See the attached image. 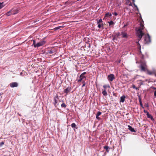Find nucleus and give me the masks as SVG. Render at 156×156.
<instances>
[{
  "label": "nucleus",
  "instance_id": "nucleus-51",
  "mask_svg": "<svg viewBox=\"0 0 156 156\" xmlns=\"http://www.w3.org/2000/svg\"><path fill=\"white\" fill-rule=\"evenodd\" d=\"M131 5V6H132V4H130V5Z\"/></svg>",
  "mask_w": 156,
  "mask_h": 156
},
{
  "label": "nucleus",
  "instance_id": "nucleus-48",
  "mask_svg": "<svg viewBox=\"0 0 156 156\" xmlns=\"http://www.w3.org/2000/svg\"><path fill=\"white\" fill-rule=\"evenodd\" d=\"M67 3H68V2H67V1L66 2H65V5H66V4H67Z\"/></svg>",
  "mask_w": 156,
  "mask_h": 156
},
{
  "label": "nucleus",
  "instance_id": "nucleus-8",
  "mask_svg": "<svg viewBox=\"0 0 156 156\" xmlns=\"http://www.w3.org/2000/svg\"><path fill=\"white\" fill-rule=\"evenodd\" d=\"M121 35L123 38H127L128 37L127 34L124 32H122L121 33Z\"/></svg>",
  "mask_w": 156,
  "mask_h": 156
},
{
  "label": "nucleus",
  "instance_id": "nucleus-27",
  "mask_svg": "<svg viewBox=\"0 0 156 156\" xmlns=\"http://www.w3.org/2000/svg\"><path fill=\"white\" fill-rule=\"evenodd\" d=\"M101 114V112H98L96 114V116H99V115H100Z\"/></svg>",
  "mask_w": 156,
  "mask_h": 156
},
{
  "label": "nucleus",
  "instance_id": "nucleus-10",
  "mask_svg": "<svg viewBox=\"0 0 156 156\" xmlns=\"http://www.w3.org/2000/svg\"><path fill=\"white\" fill-rule=\"evenodd\" d=\"M128 129H129L130 130L131 132H136V131L131 126L129 125L128 126Z\"/></svg>",
  "mask_w": 156,
  "mask_h": 156
},
{
  "label": "nucleus",
  "instance_id": "nucleus-18",
  "mask_svg": "<svg viewBox=\"0 0 156 156\" xmlns=\"http://www.w3.org/2000/svg\"><path fill=\"white\" fill-rule=\"evenodd\" d=\"M12 9H11L10 11L6 13V15L7 16H9L11 15H12Z\"/></svg>",
  "mask_w": 156,
  "mask_h": 156
},
{
  "label": "nucleus",
  "instance_id": "nucleus-9",
  "mask_svg": "<svg viewBox=\"0 0 156 156\" xmlns=\"http://www.w3.org/2000/svg\"><path fill=\"white\" fill-rule=\"evenodd\" d=\"M12 9V15H15L19 12L18 10L17 9Z\"/></svg>",
  "mask_w": 156,
  "mask_h": 156
},
{
  "label": "nucleus",
  "instance_id": "nucleus-6",
  "mask_svg": "<svg viewBox=\"0 0 156 156\" xmlns=\"http://www.w3.org/2000/svg\"><path fill=\"white\" fill-rule=\"evenodd\" d=\"M10 86L11 87H18V85L17 83L16 82H12L10 83L9 84Z\"/></svg>",
  "mask_w": 156,
  "mask_h": 156
},
{
  "label": "nucleus",
  "instance_id": "nucleus-36",
  "mask_svg": "<svg viewBox=\"0 0 156 156\" xmlns=\"http://www.w3.org/2000/svg\"><path fill=\"white\" fill-rule=\"evenodd\" d=\"M83 79H82L81 78H79V79L78 80V82H81L82 81V80H83Z\"/></svg>",
  "mask_w": 156,
  "mask_h": 156
},
{
  "label": "nucleus",
  "instance_id": "nucleus-23",
  "mask_svg": "<svg viewBox=\"0 0 156 156\" xmlns=\"http://www.w3.org/2000/svg\"><path fill=\"white\" fill-rule=\"evenodd\" d=\"M5 5H4L3 2L2 3L0 2V9L4 7Z\"/></svg>",
  "mask_w": 156,
  "mask_h": 156
},
{
  "label": "nucleus",
  "instance_id": "nucleus-52",
  "mask_svg": "<svg viewBox=\"0 0 156 156\" xmlns=\"http://www.w3.org/2000/svg\"><path fill=\"white\" fill-rule=\"evenodd\" d=\"M133 2H134V0H133Z\"/></svg>",
  "mask_w": 156,
  "mask_h": 156
},
{
  "label": "nucleus",
  "instance_id": "nucleus-41",
  "mask_svg": "<svg viewBox=\"0 0 156 156\" xmlns=\"http://www.w3.org/2000/svg\"><path fill=\"white\" fill-rule=\"evenodd\" d=\"M86 74V73L85 72H83V73H82L81 74H82L83 75L85 76V75Z\"/></svg>",
  "mask_w": 156,
  "mask_h": 156
},
{
  "label": "nucleus",
  "instance_id": "nucleus-12",
  "mask_svg": "<svg viewBox=\"0 0 156 156\" xmlns=\"http://www.w3.org/2000/svg\"><path fill=\"white\" fill-rule=\"evenodd\" d=\"M146 115L148 118L151 119L152 120H154L153 116L149 114V113H147V114H146Z\"/></svg>",
  "mask_w": 156,
  "mask_h": 156
},
{
  "label": "nucleus",
  "instance_id": "nucleus-33",
  "mask_svg": "<svg viewBox=\"0 0 156 156\" xmlns=\"http://www.w3.org/2000/svg\"><path fill=\"white\" fill-rule=\"evenodd\" d=\"M141 60L140 61H144L143 59H144V55H142V56L141 57Z\"/></svg>",
  "mask_w": 156,
  "mask_h": 156
},
{
  "label": "nucleus",
  "instance_id": "nucleus-19",
  "mask_svg": "<svg viewBox=\"0 0 156 156\" xmlns=\"http://www.w3.org/2000/svg\"><path fill=\"white\" fill-rule=\"evenodd\" d=\"M80 78H81L82 79H83H83H85V80H86V78L85 76L81 74L80 75Z\"/></svg>",
  "mask_w": 156,
  "mask_h": 156
},
{
  "label": "nucleus",
  "instance_id": "nucleus-11",
  "mask_svg": "<svg viewBox=\"0 0 156 156\" xmlns=\"http://www.w3.org/2000/svg\"><path fill=\"white\" fill-rule=\"evenodd\" d=\"M125 95H123L120 98V102H123L125 100Z\"/></svg>",
  "mask_w": 156,
  "mask_h": 156
},
{
  "label": "nucleus",
  "instance_id": "nucleus-29",
  "mask_svg": "<svg viewBox=\"0 0 156 156\" xmlns=\"http://www.w3.org/2000/svg\"><path fill=\"white\" fill-rule=\"evenodd\" d=\"M59 98L58 95L57 94H56L55 96V97L54 98V99H56L57 100H58L59 99Z\"/></svg>",
  "mask_w": 156,
  "mask_h": 156
},
{
  "label": "nucleus",
  "instance_id": "nucleus-44",
  "mask_svg": "<svg viewBox=\"0 0 156 156\" xmlns=\"http://www.w3.org/2000/svg\"><path fill=\"white\" fill-rule=\"evenodd\" d=\"M114 14L115 15V16H116L117 15V14L116 12H115Z\"/></svg>",
  "mask_w": 156,
  "mask_h": 156
},
{
  "label": "nucleus",
  "instance_id": "nucleus-25",
  "mask_svg": "<svg viewBox=\"0 0 156 156\" xmlns=\"http://www.w3.org/2000/svg\"><path fill=\"white\" fill-rule=\"evenodd\" d=\"M113 36V40L114 41V40H117V37L116 36V35H114Z\"/></svg>",
  "mask_w": 156,
  "mask_h": 156
},
{
  "label": "nucleus",
  "instance_id": "nucleus-26",
  "mask_svg": "<svg viewBox=\"0 0 156 156\" xmlns=\"http://www.w3.org/2000/svg\"><path fill=\"white\" fill-rule=\"evenodd\" d=\"M133 89H135L136 90H139V88L138 87H136V86L134 85H133Z\"/></svg>",
  "mask_w": 156,
  "mask_h": 156
},
{
  "label": "nucleus",
  "instance_id": "nucleus-37",
  "mask_svg": "<svg viewBox=\"0 0 156 156\" xmlns=\"http://www.w3.org/2000/svg\"><path fill=\"white\" fill-rule=\"evenodd\" d=\"M139 102H141V99L140 96H139Z\"/></svg>",
  "mask_w": 156,
  "mask_h": 156
},
{
  "label": "nucleus",
  "instance_id": "nucleus-31",
  "mask_svg": "<svg viewBox=\"0 0 156 156\" xmlns=\"http://www.w3.org/2000/svg\"><path fill=\"white\" fill-rule=\"evenodd\" d=\"M4 144L3 142L0 143V147H2Z\"/></svg>",
  "mask_w": 156,
  "mask_h": 156
},
{
  "label": "nucleus",
  "instance_id": "nucleus-43",
  "mask_svg": "<svg viewBox=\"0 0 156 156\" xmlns=\"http://www.w3.org/2000/svg\"><path fill=\"white\" fill-rule=\"evenodd\" d=\"M154 96L155 97H156V90H155L154 91Z\"/></svg>",
  "mask_w": 156,
  "mask_h": 156
},
{
  "label": "nucleus",
  "instance_id": "nucleus-40",
  "mask_svg": "<svg viewBox=\"0 0 156 156\" xmlns=\"http://www.w3.org/2000/svg\"><path fill=\"white\" fill-rule=\"evenodd\" d=\"M96 118L98 120H100V117H99L98 116L97 117V116H96Z\"/></svg>",
  "mask_w": 156,
  "mask_h": 156
},
{
  "label": "nucleus",
  "instance_id": "nucleus-39",
  "mask_svg": "<svg viewBox=\"0 0 156 156\" xmlns=\"http://www.w3.org/2000/svg\"><path fill=\"white\" fill-rule=\"evenodd\" d=\"M33 45H34H34L35 44H35V43L36 42V41H35L34 40H33Z\"/></svg>",
  "mask_w": 156,
  "mask_h": 156
},
{
  "label": "nucleus",
  "instance_id": "nucleus-42",
  "mask_svg": "<svg viewBox=\"0 0 156 156\" xmlns=\"http://www.w3.org/2000/svg\"><path fill=\"white\" fill-rule=\"evenodd\" d=\"M103 87L105 89L107 88V86L106 85H105L103 86Z\"/></svg>",
  "mask_w": 156,
  "mask_h": 156
},
{
  "label": "nucleus",
  "instance_id": "nucleus-47",
  "mask_svg": "<svg viewBox=\"0 0 156 156\" xmlns=\"http://www.w3.org/2000/svg\"><path fill=\"white\" fill-rule=\"evenodd\" d=\"M145 106L146 107H148V104H147V105H145Z\"/></svg>",
  "mask_w": 156,
  "mask_h": 156
},
{
  "label": "nucleus",
  "instance_id": "nucleus-15",
  "mask_svg": "<svg viewBox=\"0 0 156 156\" xmlns=\"http://www.w3.org/2000/svg\"><path fill=\"white\" fill-rule=\"evenodd\" d=\"M104 149H105L107 152H108L109 151V149H110V148L108 146H105L104 147Z\"/></svg>",
  "mask_w": 156,
  "mask_h": 156
},
{
  "label": "nucleus",
  "instance_id": "nucleus-1",
  "mask_svg": "<svg viewBox=\"0 0 156 156\" xmlns=\"http://www.w3.org/2000/svg\"><path fill=\"white\" fill-rule=\"evenodd\" d=\"M140 27L137 30H136L137 35L138 36V38L140 39L143 36L144 34L142 32V30L144 28V26L143 24L140 23Z\"/></svg>",
  "mask_w": 156,
  "mask_h": 156
},
{
  "label": "nucleus",
  "instance_id": "nucleus-32",
  "mask_svg": "<svg viewBox=\"0 0 156 156\" xmlns=\"http://www.w3.org/2000/svg\"><path fill=\"white\" fill-rule=\"evenodd\" d=\"M140 106L143 108H144V107H143V104H142V102L141 101V102H140Z\"/></svg>",
  "mask_w": 156,
  "mask_h": 156
},
{
  "label": "nucleus",
  "instance_id": "nucleus-28",
  "mask_svg": "<svg viewBox=\"0 0 156 156\" xmlns=\"http://www.w3.org/2000/svg\"><path fill=\"white\" fill-rule=\"evenodd\" d=\"M54 105L55 107L56 106V104H57V100L56 99H54Z\"/></svg>",
  "mask_w": 156,
  "mask_h": 156
},
{
  "label": "nucleus",
  "instance_id": "nucleus-3",
  "mask_svg": "<svg viewBox=\"0 0 156 156\" xmlns=\"http://www.w3.org/2000/svg\"><path fill=\"white\" fill-rule=\"evenodd\" d=\"M145 43L147 44H149L151 42V39L150 36L148 34L147 36H146L144 37Z\"/></svg>",
  "mask_w": 156,
  "mask_h": 156
},
{
  "label": "nucleus",
  "instance_id": "nucleus-13",
  "mask_svg": "<svg viewBox=\"0 0 156 156\" xmlns=\"http://www.w3.org/2000/svg\"><path fill=\"white\" fill-rule=\"evenodd\" d=\"M104 24H103V23L99 24L98 25V27L99 28H101L102 29H103L104 28Z\"/></svg>",
  "mask_w": 156,
  "mask_h": 156
},
{
  "label": "nucleus",
  "instance_id": "nucleus-38",
  "mask_svg": "<svg viewBox=\"0 0 156 156\" xmlns=\"http://www.w3.org/2000/svg\"><path fill=\"white\" fill-rule=\"evenodd\" d=\"M144 113H146L147 114V113H149V112H148L147 111H146V110H144Z\"/></svg>",
  "mask_w": 156,
  "mask_h": 156
},
{
  "label": "nucleus",
  "instance_id": "nucleus-14",
  "mask_svg": "<svg viewBox=\"0 0 156 156\" xmlns=\"http://www.w3.org/2000/svg\"><path fill=\"white\" fill-rule=\"evenodd\" d=\"M71 126L73 128L76 129H77V126L74 123H73L72 124Z\"/></svg>",
  "mask_w": 156,
  "mask_h": 156
},
{
  "label": "nucleus",
  "instance_id": "nucleus-4",
  "mask_svg": "<svg viewBox=\"0 0 156 156\" xmlns=\"http://www.w3.org/2000/svg\"><path fill=\"white\" fill-rule=\"evenodd\" d=\"M45 43V41H41L39 42L38 43L34 45V47L35 48L39 47L40 46H41L44 44Z\"/></svg>",
  "mask_w": 156,
  "mask_h": 156
},
{
  "label": "nucleus",
  "instance_id": "nucleus-2",
  "mask_svg": "<svg viewBox=\"0 0 156 156\" xmlns=\"http://www.w3.org/2000/svg\"><path fill=\"white\" fill-rule=\"evenodd\" d=\"M140 68L142 72H145L147 70V66L145 61H140Z\"/></svg>",
  "mask_w": 156,
  "mask_h": 156
},
{
  "label": "nucleus",
  "instance_id": "nucleus-17",
  "mask_svg": "<svg viewBox=\"0 0 156 156\" xmlns=\"http://www.w3.org/2000/svg\"><path fill=\"white\" fill-rule=\"evenodd\" d=\"M102 22H103V21L101 19L99 20H97V24H101V23H102Z\"/></svg>",
  "mask_w": 156,
  "mask_h": 156
},
{
  "label": "nucleus",
  "instance_id": "nucleus-50",
  "mask_svg": "<svg viewBox=\"0 0 156 156\" xmlns=\"http://www.w3.org/2000/svg\"><path fill=\"white\" fill-rule=\"evenodd\" d=\"M153 88L154 90H156V87H153Z\"/></svg>",
  "mask_w": 156,
  "mask_h": 156
},
{
  "label": "nucleus",
  "instance_id": "nucleus-7",
  "mask_svg": "<svg viewBox=\"0 0 156 156\" xmlns=\"http://www.w3.org/2000/svg\"><path fill=\"white\" fill-rule=\"evenodd\" d=\"M56 51V50L55 49L52 48L50 50H48V54H52Z\"/></svg>",
  "mask_w": 156,
  "mask_h": 156
},
{
  "label": "nucleus",
  "instance_id": "nucleus-16",
  "mask_svg": "<svg viewBox=\"0 0 156 156\" xmlns=\"http://www.w3.org/2000/svg\"><path fill=\"white\" fill-rule=\"evenodd\" d=\"M102 93L103 94L104 96H107V93L105 90H102Z\"/></svg>",
  "mask_w": 156,
  "mask_h": 156
},
{
  "label": "nucleus",
  "instance_id": "nucleus-21",
  "mask_svg": "<svg viewBox=\"0 0 156 156\" xmlns=\"http://www.w3.org/2000/svg\"><path fill=\"white\" fill-rule=\"evenodd\" d=\"M70 91V90H69L68 88H66L64 90V92L66 94H67Z\"/></svg>",
  "mask_w": 156,
  "mask_h": 156
},
{
  "label": "nucleus",
  "instance_id": "nucleus-22",
  "mask_svg": "<svg viewBox=\"0 0 156 156\" xmlns=\"http://www.w3.org/2000/svg\"><path fill=\"white\" fill-rule=\"evenodd\" d=\"M61 107L62 108H65L66 106L67 105H66L65 103L63 102L61 105Z\"/></svg>",
  "mask_w": 156,
  "mask_h": 156
},
{
  "label": "nucleus",
  "instance_id": "nucleus-30",
  "mask_svg": "<svg viewBox=\"0 0 156 156\" xmlns=\"http://www.w3.org/2000/svg\"><path fill=\"white\" fill-rule=\"evenodd\" d=\"M117 37H118L119 36H120L121 35V34H120L119 32H118L115 35Z\"/></svg>",
  "mask_w": 156,
  "mask_h": 156
},
{
  "label": "nucleus",
  "instance_id": "nucleus-24",
  "mask_svg": "<svg viewBox=\"0 0 156 156\" xmlns=\"http://www.w3.org/2000/svg\"><path fill=\"white\" fill-rule=\"evenodd\" d=\"M108 23H109V26H110L112 25H113L114 24V22L112 21H111L110 22H108Z\"/></svg>",
  "mask_w": 156,
  "mask_h": 156
},
{
  "label": "nucleus",
  "instance_id": "nucleus-20",
  "mask_svg": "<svg viewBox=\"0 0 156 156\" xmlns=\"http://www.w3.org/2000/svg\"><path fill=\"white\" fill-rule=\"evenodd\" d=\"M112 16V14L111 13H110L109 12H107V13L105 16V17H108V16Z\"/></svg>",
  "mask_w": 156,
  "mask_h": 156
},
{
  "label": "nucleus",
  "instance_id": "nucleus-49",
  "mask_svg": "<svg viewBox=\"0 0 156 156\" xmlns=\"http://www.w3.org/2000/svg\"><path fill=\"white\" fill-rule=\"evenodd\" d=\"M89 48H90V44H89L88 46Z\"/></svg>",
  "mask_w": 156,
  "mask_h": 156
},
{
  "label": "nucleus",
  "instance_id": "nucleus-34",
  "mask_svg": "<svg viewBox=\"0 0 156 156\" xmlns=\"http://www.w3.org/2000/svg\"><path fill=\"white\" fill-rule=\"evenodd\" d=\"M82 83H83V84L82 85V87H84L85 86V84L84 81L83 80V81L82 82Z\"/></svg>",
  "mask_w": 156,
  "mask_h": 156
},
{
  "label": "nucleus",
  "instance_id": "nucleus-46",
  "mask_svg": "<svg viewBox=\"0 0 156 156\" xmlns=\"http://www.w3.org/2000/svg\"><path fill=\"white\" fill-rule=\"evenodd\" d=\"M134 5L135 6V7H136L138 9L137 5H136L134 3Z\"/></svg>",
  "mask_w": 156,
  "mask_h": 156
},
{
  "label": "nucleus",
  "instance_id": "nucleus-5",
  "mask_svg": "<svg viewBox=\"0 0 156 156\" xmlns=\"http://www.w3.org/2000/svg\"><path fill=\"white\" fill-rule=\"evenodd\" d=\"M115 78L114 75L113 74H110L108 76V79L109 81H112Z\"/></svg>",
  "mask_w": 156,
  "mask_h": 156
},
{
  "label": "nucleus",
  "instance_id": "nucleus-45",
  "mask_svg": "<svg viewBox=\"0 0 156 156\" xmlns=\"http://www.w3.org/2000/svg\"><path fill=\"white\" fill-rule=\"evenodd\" d=\"M147 71H148V74H149L150 75H151V72H149L148 70Z\"/></svg>",
  "mask_w": 156,
  "mask_h": 156
},
{
  "label": "nucleus",
  "instance_id": "nucleus-53",
  "mask_svg": "<svg viewBox=\"0 0 156 156\" xmlns=\"http://www.w3.org/2000/svg\"><path fill=\"white\" fill-rule=\"evenodd\" d=\"M126 26V25H124V27H125V26Z\"/></svg>",
  "mask_w": 156,
  "mask_h": 156
},
{
  "label": "nucleus",
  "instance_id": "nucleus-35",
  "mask_svg": "<svg viewBox=\"0 0 156 156\" xmlns=\"http://www.w3.org/2000/svg\"><path fill=\"white\" fill-rule=\"evenodd\" d=\"M62 27L59 26V27H56L55 28L56 29V30H57V29H59L61 28Z\"/></svg>",
  "mask_w": 156,
  "mask_h": 156
}]
</instances>
